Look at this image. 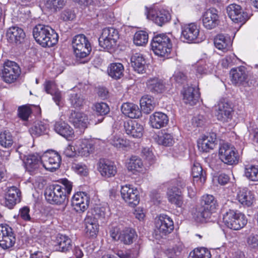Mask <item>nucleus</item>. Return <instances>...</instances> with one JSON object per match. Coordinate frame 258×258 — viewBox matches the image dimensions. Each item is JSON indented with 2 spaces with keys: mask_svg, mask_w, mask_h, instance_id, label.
I'll use <instances>...</instances> for the list:
<instances>
[{
  "mask_svg": "<svg viewBox=\"0 0 258 258\" xmlns=\"http://www.w3.org/2000/svg\"><path fill=\"white\" fill-rule=\"evenodd\" d=\"M72 186V182L67 179L63 180L61 185H50L45 189V199L51 204L61 205L64 203L67 196L71 194Z\"/></svg>",
  "mask_w": 258,
  "mask_h": 258,
  "instance_id": "nucleus-1",
  "label": "nucleus"
},
{
  "mask_svg": "<svg viewBox=\"0 0 258 258\" xmlns=\"http://www.w3.org/2000/svg\"><path fill=\"white\" fill-rule=\"evenodd\" d=\"M33 35L36 41L44 47H51L58 41V36L48 25L38 24L33 30Z\"/></svg>",
  "mask_w": 258,
  "mask_h": 258,
  "instance_id": "nucleus-2",
  "label": "nucleus"
},
{
  "mask_svg": "<svg viewBox=\"0 0 258 258\" xmlns=\"http://www.w3.org/2000/svg\"><path fill=\"white\" fill-rule=\"evenodd\" d=\"M233 83L244 87H253L258 85V78L248 74L244 67L232 69L230 71Z\"/></svg>",
  "mask_w": 258,
  "mask_h": 258,
  "instance_id": "nucleus-3",
  "label": "nucleus"
},
{
  "mask_svg": "<svg viewBox=\"0 0 258 258\" xmlns=\"http://www.w3.org/2000/svg\"><path fill=\"white\" fill-rule=\"evenodd\" d=\"M151 45L154 53L161 57H168L172 48L170 38L164 34L154 36Z\"/></svg>",
  "mask_w": 258,
  "mask_h": 258,
  "instance_id": "nucleus-4",
  "label": "nucleus"
},
{
  "mask_svg": "<svg viewBox=\"0 0 258 258\" xmlns=\"http://www.w3.org/2000/svg\"><path fill=\"white\" fill-rule=\"evenodd\" d=\"M223 222L227 227L238 230L246 224L247 220L244 214L236 210L229 209L223 214Z\"/></svg>",
  "mask_w": 258,
  "mask_h": 258,
  "instance_id": "nucleus-5",
  "label": "nucleus"
},
{
  "mask_svg": "<svg viewBox=\"0 0 258 258\" xmlns=\"http://www.w3.org/2000/svg\"><path fill=\"white\" fill-rule=\"evenodd\" d=\"M173 229V222L171 218L166 215H160L156 220L154 237L157 239L164 238Z\"/></svg>",
  "mask_w": 258,
  "mask_h": 258,
  "instance_id": "nucleus-6",
  "label": "nucleus"
},
{
  "mask_svg": "<svg viewBox=\"0 0 258 258\" xmlns=\"http://www.w3.org/2000/svg\"><path fill=\"white\" fill-rule=\"evenodd\" d=\"M21 71L19 65L15 62L7 60L3 64L1 71V77L7 84L15 82L20 76Z\"/></svg>",
  "mask_w": 258,
  "mask_h": 258,
  "instance_id": "nucleus-7",
  "label": "nucleus"
},
{
  "mask_svg": "<svg viewBox=\"0 0 258 258\" xmlns=\"http://www.w3.org/2000/svg\"><path fill=\"white\" fill-rule=\"evenodd\" d=\"M72 46L76 57L80 58L88 56L92 49L90 43L84 34L77 35L74 37Z\"/></svg>",
  "mask_w": 258,
  "mask_h": 258,
  "instance_id": "nucleus-8",
  "label": "nucleus"
},
{
  "mask_svg": "<svg viewBox=\"0 0 258 258\" xmlns=\"http://www.w3.org/2000/svg\"><path fill=\"white\" fill-rule=\"evenodd\" d=\"M119 38L118 31L114 28L108 27L103 29L99 38V45L104 49L109 50L116 45Z\"/></svg>",
  "mask_w": 258,
  "mask_h": 258,
  "instance_id": "nucleus-9",
  "label": "nucleus"
},
{
  "mask_svg": "<svg viewBox=\"0 0 258 258\" xmlns=\"http://www.w3.org/2000/svg\"><path fill=\"white\" fill-rule=\"evenodd\" d=\"M219 156L221 160L228 165L236 164L238 162L239 155L235 148L228 143L220 145Z\"/></svg>",
  "mask_w": 258,
  "mask_h": 258,
  "instance_id": "nucleus-10",
  "label": "nucleus"
},
{
  "mask_svg": "<svg viewBox=\"0 0 258 258\" xmlns=\"http://www.w3.org/2000/svg\"><path fill=\"white\" fill-rule=\"evenodd\" d=\"M60 155L56 151H47L41 156V164L47 170L53 171L58 169L60 165Z\"/></svg>",
  "mask_w": 258,
  "mask_h": 258,
  "instance_id": "nucleus-11",
  "label": "nucleus"
},
{
  "mask_svg": "<svg viewBox=\"0 0 258 258\" xmlns=\"http://www.w3.org/2000/svg\"><path fill=\"white\" fill-rule=\"evenodd\" d=\"M146 9L147 18L153 21L160 26L168 22L171 19L170 14L166 10L148 9L147 8Z\"/></svg>",
  "mask_w": 258,
  "mask_h": 258,
  "instance_id": "nucleus-12",
  "label": "nucleus"
},
{
  "mask_svg": "<svg viewBox=\"0 0 258 258\" xmlns=\"http://www.w3.org/2000/svg\"><path fill=\"white\" fill-rule=\"evenodd\" d=\"M177 186L179 187L172 186L168 188L167 199L171 204L174 205L176 207L181 208L183 205V197L181 188L185 186V183L179 182L177 183Z\"/></svg>",
  "mask_w": 258,
  "mask_h": 258,
  "instance_id": "nucleus-13",
  "label": "nucleus"
},
{
  "mask_svg": "<svg viewBox=\"0 0 258 258\" xmlns=\"http://www.w3.org/2000/svg\"><path fill=\"white\" fill-rule=\"evenodd\" d=\"M200 30L199 27L195 23H190L181 27V39L185 42H199Z\"/></svg>",
  "mask_w": 258,
  "mask_h": 258,
  "instance_id": "nucleus-14",
  "label": "nucleus"
},
{
  "mask_svg": "<svg viewBox=\"0 0 258 258\" xmlns=\"http://www.w3.org/2000/svg\"><path fill=\"white\" fill-rule=\"evenodd\" d=\"M226 10L228 17L235 23L244 24L249 19L247 13L238 5L230 4L227 7Z\"/></svg>",
  "mask_w": 258,
  "mask_h": 258,
  "instance_id": "nucleus-15",
  "label": "nucleus"
},
{
  "mask_svg": "<svg viewBox=\"0 0 258 258\" xmlns=\"http://www.w3.org/2000/svg\"><path fill=\"white\" fill-rule=\"evenodd\" d=\"M233 109L230 104L225 100H220L216 107V116L222 122H228L232 118Z\"/></svg>",
  "mask_w": 258,
  "mask_h": 258,
  "instance_id": "nucleus-16",
  "label": "nucleus"
},
{
  "mask_svg": "<svg viewBox=\"0 0 258 258\" xmlns=\"http://www.w3.org/2000/svg\"><path fill=\"white\" fill-rule=\"evenodd\" d=\"M20 146L16 149V152L20 155V158L22 159L23 158L26 157L24 163L26 170L32 174L35 170L37 169L40 165L41 164V157L38 154H33L25 156L23 154L21 151H20Z\"/></svg>",
  "mask_w": 258,
  "mask_h": 258,
  "instance_id": "nucleus-17",
  "label": "nucleus"
},
{
  "mask_svg": "<svg viewBox=\"0 0 258 258\" xmlns=\"http://www.w3.org/2000/svg\"><path fill=\"white\" fill-rule=\"evenodd\" d=\"M89 198L84 192L76 193L72 199L71 205L78 213L84 212L88 208Z\"/></svg>",
  "mask_w": 258,
  "mask_h": 258,
  "instance_id": "nucleus-18",
  "label": "nucleus"
},
{
  "mask_svg": "<svg viewBox=\"0 0 258 258\" xmlns=\"http://www.w3.org/2000/svg\"><path fill=\"white\" fill-rule=\"evenodd\" d=\"M120 193L122 199L132 206H136L139 204L140 199L138 191L131 185H125L121 186Z\"/></svg>",
  "mask_w": 258,
  "mask_h": 258,
  "instance_id": "nucleus-19",
  "label": "nucleus"
},
{
  "mask_svg": "<svg viewBox=\"0 0 258 258\" xmlns=\"http://www.w3.org/2000/svg\"><path fill=\"white\" fill-rule=\"evenodd\" d=\"M69 119L75 127L78 128L81 132H83L89 124L87 115L80 112L72 111L70 115Z\"/></svg>",
  "mask_w": 258,
  "mask_h": 258,
  "instance_id": "nucleus-20",
  "label": "nucleus"
},
{
  "mask_svg": "<svg viewBox=\"0 0 258 258\" xmlns=\"http://www.w3.org/2000/svg\"><path fill=\"white\" fill-rule=\"evenodd\" d=\"M203 23L204 26L208 29L215 28L219 23L217 10L214 8L207 10L203 16Z\"/></svg>",
  "mask_w": 258,
  "mask_h": 258,
  "instance_id": "nucleus-21",
  "label": "nucleus"
},
{
  "mask_svg": "<svg viewBox=\"0 0 258 258\" xmlns=\"http://www.w3.org/2000/svg\"><path fill=\"white\" fill-rule=\"evenodd\" d=\"M216 135L214 133H210L209 135H204L199 139L198 141V146L200 150L203 152H208L214 148L216 145Z\"/></svg>",
  "mask_w": 258,
  "mask_h": 258,
  "instance_id": "nucleus-22",
  "label": "nucleus"
},
{
  "mask_svg": "<svg viewBox=\"0 0 258 258\" xmlns=\"http://www.w3.org/2000/svg\"><path fill=\"white\" fill-rule=\"evenodd\" d=\"M72 240L68 236L62 234H57L54 244L56 251L67 253L72 249Z\"/></svg>",
  "mask_w": 258,
  "mask_h": 258,
  "instance_id": "nucleus-23",
  "label": "nucleus"
},
{
  "mask_svg": "<svg viewBox=\"0 0 258 258\" xmlns=\"http://www.w3.org/2000/svg\"><path fill=\"white\" fill-rule=\"evenodd\" d=\"M6 36L10 43L20 44L24 40L25 33L22 28L17 26H13L7 30Z\"/></svg>",
  "mask_w": 258,
  "mask_h": 258,
  "instance_id": "nucleus-24",
  "label": "nucleus"
},
{
  "mask_svg": "<svg viewBox=\"0 0 258 258\" xmlns=\"http://www.w3.org/2000/svg\"><path fill=\"white\" fill-rule=\"evenodd\" d=\"M146 86L149 92L155 94L162 93L166 89L165 82L157 77L150 78L146 82Z\"/></svg>",
  "mask_w": 258,
  "mask_h": 258,
  "instance_id": "nucleus-25",
  "label": "nucleus"
},
{
  "mask_svg": "<svg viewBox=\"0 0 258 258\" xmlns=\"http://www.w3.org/2000/svg\"><path fill=\"white\" fill-rule=\"evenodd\" d=\"M124 128L126 134L133 138H140L143 135V126L136 120L124 122Z\"/></svg>",
  "mask_w": 258,
  "mask_h": 258,
  "instance_id": "nucleus-26",
  "label": "nucleus"
},
{
  "mask_svg": "<svg viewBox=\"0 0 258 258\" xmlns=\"http://www.w3.org/2000/svg\"><path fill=\"white\" fill-rule=\"evenodd\" d=\"M21 192L16 186H12L8 189L5 196V204L10 209L12 208L17 203L20 202Z\"/></svg>",
  "mask_w": 258,
  "mask_h": 258,
  "instance_id": "nucleus-27",
  "label": "nucleus"
},
{
  "mask_svg": "<svg viewBox=\"0 0 258 258\" xmlns=\"http://www.w3.org/2000/svg\"><path fill=\"white\" fill-rule=\"evenodd\" d=\"M75 149L79 155L87 157L93 152L94 148L88 140L80 139L75 142Z\"/></svg>",
  "mask_w": 258,
  "mask_h": 258,
  "instance_id": "nucleus-28",
  "label": "nucleus"
},
{
  "mask_svg": "<svg viewBox=\"0 0 258 258\" xmlns=\"http://www.w3.org/2000/svg\"><path fill=\"white\" fill-rule=\"evenodd\" d=\"M98 169L101 175L105 177L114 176L116 173L115 166L112 163L104 159L100 160Z\"/></svg>",
  "mask_w": 258,
  "mask_h": 258,
  "instance_id": "nucleus-29",
  "label": "nucleus"
},
{
  "mask_svg": "<svg viewBox=\"0 0 258 258\" xmlns=\"http://www.w3.org/2000/svg\"><path fill=\"white\" fill-rule=\"evenodd\" d=\"M182 94L185 103L189 104L190 105L196 104L199 97L198 91L191 86L184 87Z\"/></svg>",
  "mask_w": 258,
  "mask_h": 258,
  "instance_id": "nucleus-30",
  "label": "nucleus"
},
{
  "mask_svg": "<svg viewBox=\"0 0 258 258\" xmlns=\"http://www.w3.org/2000/svg\"><path fill=\"white\" fill-rule=\"evenodd\" d=\"M169 119L167 115L161 112H156L150 117L151 125L155 128H160L167 124Z\"/></svg>",
  "mask_w": 258,
  "mask_h": 258,
  "instance_id": "nucleus-31",
  "label": "nucleus"
},
{
  "mask_svg": "<svg viewBox=\"0 0 258 258\" xmlns=\"http://www.w3.org/2000/svg\"><path fill=\"white\" fill-rule=\"evenodd\" d=\"M191 174L194 184L196 182L198 185L201 186L205 183L206 180V173L199 163H194L191 168Z\"/></svg>",
  "mask_w": 258,
  "mask_h": 258,
  "instance_id": "nucleus-32",
  "label": "nucleus"
},
{
  "mask_svg": "<svg viewBox=\"0 0 258 258\" xmlns=\"http://www.w3.org/2000/svg\"><path fill=\"white\" fill-rule=\"evenodd\" d=\"M55 132L65 138L72 137L74 135L73 128L64 121H56L53 125Z\"/></svg>",
  "mask_w": 258,
  "mask_h": 258,
  "instance_id": "nucleus-33",
  "label": "nucleus"
},
{
  "mask_svg": "<svg viewBox=\"0 0 258 258\" xmlns=\"http://www.w3.org/2000/svg\"><path fill=\"white\" fill-rule=\"evenodd\" d=\"M121 111L131 118H138L142 116V111L139 106L132 103H124L121 106Z\"/></svg>",
  "mask_w": 258,
  "mask_h": 258,
  "instance_id": "nucleus-34",
  "label": "nucleus"
},
{
  "mask_svg": "<svg viewBox=\"0 0 258 258\" xmlns=\"http://www.w3.org/2000/svg\"><path fill=\"white\" fill-rule=\"evenodd\" d=\"M215 47L220 50L226 52L229 50L232 46V41L229 36L223 34H218L214 41Z\"/></svg>",
  "mask_w": 258,
  "mask_h": 258,
  "instance_id": "nucleus-35",
  "label": "nucleus"
},
{
  "mask_svg": "<svg viewBox=\"0 0 258 258\" xmlns=\"http://www.w3.org/2000/svg\"><path fill=\"white\" fill-rule=\"evenodd\" d=\"M131 65L135 71L139 74L145 72V59L143 55L140 53H136L131 58Z\"/></svg>",
  "mask_w": 258,
  "mask_h": 258,
  "instance_id": "nucleus-36",
  "label": "nucleus"
},
{
  "mask_svg": "<svg viewBox=\"0 0 258 258\" xmlns=\"http://www.w3.org/2000/svg\"><path fill=\"white\" fill-rule=\"evenodd\" d=\"M45 90L48 94L52 96V99L56 104L58 106L62 99L61 92L57 88L55 82L52 81H47L45 84Z\"/></svg>",
  "mask_w": 258,
  "mask_h": 258,
  "instance_id": "nucleus-37",
  "label": "nucleus"
},
{
  "mask_svg": "<svg viewBox=\"0 0 258 258\" xmlns=\"http://www.w3.org/2000/svg\"><path fill=\"white\" fill-rule=\"evenodd\" d=\"M238 202L243 205L250 206L254 200V195L246 188L239 190L237 195Z\"/></svg>",
  "mask_w": 258,
  "mask_h": 258,
  "instance_id": "nucleus-38",
  "label": "nucleus"
},
{
  "mask_svg": "<svg viewBox=\"0 0 258 258\" xmlns=\"http://www.w3.org/2000/svg\"><path fill=\"white\" fill-rule=\"evenodd\" d=\"M137 234L136 231L130 228H125L120 233V241L126 245L131 244L137 239Z\"/></svg>",
  "mask_w": 258,
  "mask_h": 258,
  "instance_id": "nucleus-39",
  "label": "nucleus"
},
{
  "mask_svg": "<svg viewBox=\"0 0 258 258\" xmlns=\"http://www.w3.org/2000/svg\"><path fill=\"white\" fill-rule=\"evenodd\" d=\"M123 66L118 62L111 63L107 70L109 76L115 80L120 79L123 76Z\"/></svg>",
  "mask_w": 258,
  "mask_h": 258,
  "instance_id": "nucleus-40",
  "label": "nucleus"
},
{
  "mask_svg": "<svg viewBox=\"0 0 258 258\" xmlns=\"http://www.w3.org/2000/svg\"><path fill=\"white\" fill-rule=\"evenodd\" d=\"M140 106L142 111L149 114L152 111L155 107V103L153 97L150 95H145L140 99Z\"/></svg>",
  "mask_w": 258,
  "mask_h": 258,
  "instance_id": "nucleus-41",
  "label": "nucleus"
},
{
  "mask_svg": "<svg viewBox=\"0 0 258 258\" xmlns=\"http://www.w3.org/2000/svg\"><path fill=\"white\" fill-rule=\"evenodd\" d=\"M13 143V137L10 132L5 131L0 133V145L2 147L9 148Z\"/></svg>",
  "mask_w": 258,
  "mask_h": 258,
  "instance_id": "nucleus-42",
  "label": "nucleus"
},
{
  "mask_svg": "<svg viewBox=\"0 0 258 258\" xmlns=\"http://www.w3.org/2000/svg\"><path fill=\"white\" fill-rule=\"evenodd\" d=\"M215 209H210L201 207L197 212V220L200 222H204L208 221L210 219L212 213Z\"/></svg>",
  "mask_w": 258,
  "mask_h": 258,
  "instance_id": "nucleus-43",
  "label": "nucleus"
},
{
  "mask_svg": "<svg viewBox=\"0 0 258 258\" xmlns=\"http://www.w3.org/2000/svg\"><path fill=\"white\" fill-rule=\"evenodd\" d=\"M196 68L197 73L200 75L207 74L213 72L214 65L211 62L201 61L197 64Z\"/></svg>",
  "mask_w": 258,
  "mask_h": 258,
  "instance_id": "nucleus-44",
  "label": "nucleus"
},
{
  "mask_svg": "<svg viewBox=\"0 0 258 258\" xmlns=\"http://www.w3.org/2000/svg\"><path fill=\"white\" fill-rule=\"evenodd\" d=\"M142 166L141 159L136 156H132L127 164V168L130 171H140Z\"/></svg>",
  "mask_w": 258,
  "mask_h": 258,
  "instance_id": "nucleus-45",
  "label": "nucleus"
},
{
  "mask_svg": "<svg viewBox=\"0 0 258 258\" xmlns=\"http://www.w3.org/2000/svg\"><path fill=\"white\" fill-rule=\"evenodd\" d=\"M157 142L159 144L170 146L174 143V139L171 134L164 132L162 133L161 135L158 136Z\"/></svg>",
  "mask_w": 258,
  "mask_h": 258,
  "instance_id": "nucleus-46",
  "label": "nucleus"
},
{
  "mask_svg": "<svg viewBox=\"0 0 258 258\" xmlns=\"http://www.w3.org/2000/svg\"><path fill=\"white\" fill-rule=\"evenodd\" d=\"M190 258H211V254L206 248H197L190 252Z\"/></svg>",
  "mask_w": 258,
  "mask_h": 258,
  "instance_id": "nucleus-47",
  "label": "nucleus"
},
{
  "mask_svg": "<svg viewBox=\"0 0 258 258\" xmlns=\"http://www.w3.org/2000/svg\"><path fill=\"white\" fill-rule=\"evenodd\" d=\"M148 40V34L144 31L137 32L134 36V43L137 46H142L146 44Z\"/></svg>",
  "mask_w": 258,
  "mask_h": 258,
  "instance_id": "nucleus-48",
  "label": "nucleus"
},
{
  "mask_svg": "<svg viewBox=\"0 0 258 258\" xmlns=\"http://www.w3.org/2000/svg\"><path fill=\"white\" fill-rule=\"evenodd\" d=\"M3 238L0 241V246L4 249H7L12 247L15 243L16 238L14 232L9 235L7 237H4V235H2Z\"/></svg>",
  "mask_w": 258,
  "mask_h": 258,
  "instance_id": "nucleus-49",
  "label": "nucleus"
},
{
  "mask_svg": "<svg viewBox=\"0 0 258 258\" xmlns=\"http://www.w3.org/2000/svg\"><path fill=\"white\" fill-rule=\"evenodd\" d=\"M244 173L249 180L258 181V166L251 165L246 167Z\"/></svg>",
  "mask_w": 258,
  "mask_h": 258,
  "instance_id": "nucleus-50",
  "label": "nucleus"
},
{
  "mask_svg": "<svg viewBox=\"0 0 258 258\" xmlns=\"http://www.w3.org/2000/svg\"><path fill=\"white\" fill-rule=\"evenodd\" d=\"M47 125L41 121H38L35 123V125L32 126L29 130L32 135L36 136H40L44 134L47 130Z\"/></svg>",
  "mask_w": 258,
  "mask_h": 258,
  "instance_id": "nucleus-51",
  "label": "nucleus"
},
{
  "mask_svg": "<svg viewBox=\"0 0 258 258\" xmlns=\"http://www.w3.org/2000/svg\"><path fill=\"white\" fill-rule=\"evenodd\" d=\"M70 100L74 108H79L85 103V98L81 93L71 94Z\"/></svg>",
  "mask_w": 258,
  "mask_h": 258,
  "instance_id": "nucleus-52",
  "label": "nucleus"
},
{
  "mask_svg": "<svg viewBox=\"0 0 258 258\" xmlns=\"http://www.w3.org/2000/svg\"><path fill=\"white\" fill-rule=\"evenodd\" d=\"M201 205L202 207H204L207 209H208V208L210 209H215L216 207L214 197L210 195L203 196Z\"/></svg>",
  "mask_w": 258,
  "mask_h": 258,
  "instance_id": "nucleus-53",
  "label": "nucleus"
},
{
  "mask_svg": "<svg viewBox=\"0 0 258 258\" xmlns=\"http://www.w3.org/2000/svg\"><path fill=\"white\" fill-rule=\"evenodd\" d=\"M109 142L112 146L116 148H122L127 145V141L117 135H114L111 137L109 140Z\"/></svg>",
  "mask_w": 258,
  "mask_h": 258,
  "instance_id": "nucleus-54",
  "label": "nucleus"
},
{
  "mask_svg": "<svg viewBox=\"0 0 258 258\" xmlns=\"http://www.w3.org/2000/svg\"><path fill=\"white\" fill-rule=\"evenodd\" d=\"M93 110L98 115H104L109 112L108 105L104 102L96 103L93 106Z\"/></svg>",
  "mask_w": 258,
  "mask_h": 258,
  "instance_id": "nucleus-55",
  "label": "nucleus"
},
{
  "mask_svg": "<svg viewBox=\"0 0 258 258\" xmlns=\"http://www.w3.org/2000/svg\"><path fill=\"white\" fill-rule=\"evenodd\" d=\"M66 3V0H46V7L50 9L56 11L57 8H62Z\"/></svg>",
  "mask_w": 258,
  "mask_h": 258,
  "instance_id": "nucleus-56",
  "label": "nucleus"
},
{
  "mask_svg": "<svg viewBox=\"0 0 258 258\" xmlns=\"http://www.w3.org/2000/svg\"><path fill=\"white\" fill-rule=\"evenodd\" d=\"M236 57L234 54L227 55L226 57L221 59V65L223 68H228L229 67L232 66L236 61Z\"/></svg>",
  "mask_w": 258,
  "mask_h": 258,
  "instance_id": "nucleus-57",
  "label": "nucleus"
},
{
  "mask_svg": "<svg viewBox=\"0 0 258 258\" xmlns=\"http://www.w3.org/2000/svg\"><path fill=\"white\" fill-rule=\"evenodd\" d=\"M31 113L30 108L23 106L18 109V115L20 118L23 120H27Z\"/></svg>",
  "mask_w": 258,
  "mask_h": 258,
  "instance_id": "nucleus-58",
  "label": "nucleus"
},
{
  "mask_svg": "<svg viewBox=\"0 0 258 258\" xmlns=\"http://www.w3.org/2000/svg\"><path fill=\"white\" fill-rule=\"evenodd\" d=\"M99 229V225L95 223L93 225L85 226V231L88 236L90 237H95L97 235Z\"/></svg>",
  "mask_w": 258,
  "mask_h": 258,
  "instance_id": "nucleus-59",
  "label": "nucleus"
},
{
  "mask_svg": "<svg viewBox=\"0 0 258 258\" xmlns=\"http://www.w3.org/2000/svg\"><path fill=\"white\" fill-rule=\"evenodd\" d=\"M247 243L251 248H258V235L251 234L247 239Z\"/></svg>",
  "mask_w": 258,
  "mask_h": 258,
  "instance_id": "nucleus-60",
  "label": "nucleus"
},
{
  "mask_svg": "<svg viewBox=\"0 0 258 258\" xmlns=\"http://www.w3.org/2000/svg\"><path fill=\"white\" fill-rule=\"evenodd\" d=\"M29 212V208L27 206L24 207L20 210L19 216L23 220L26 221H32Z\"/></svg>",
  "mask_w": 258,
  "mask_h": 258,
  "instance_id": "nucleus-61",
  "label": "nucleus"
},
{
  "mask_svg": "<svg viewBox=\"0 0 258 258\" xmlns=\"http://www.w3.org/2000/svg\"><path fill=\"white\" fill-rule=\"evenodd\" d=\"M207 120V118L205 115L199 114L192 119V123L197 126H201L205 123Z\"/></svg>",
  "mask_w": 258,
  "mask_h": 258,
  "instance_id": "nucleus-62",
  "label": "nucleus"
},
{
  "mask_svg": "<svg viewBox=\"0 0 258 258\" xmlns=\"http://www.w3.org/2000/svg\"><path fill=\"white\" fill-rule=\"evenodd\" d=\"M84 223L85 226L93 225L95 224L99 225L98 223L97 218L95 217L92 213L88 212L86 218L84 219Z\"/></svg>",
  "mask_w": 258,
  "mask_h": 258,
  "instance_id": "nucleus-63",
  "label": "nucleus"
},
{
  "mask_svg": "<svg viewBox=\"0 0 258 258\" xmlns=\"http://www.w3.org/2000/svg\"><path fill=\"white\" fill-rule=\"evenodd\" d=\"M120 233L121 231L117 226L112 227L109 231L110 236L114 241L120 240Z\"/></svg>",
  "mask_w": 258,
  "mask_h": 258,
  "instance_id": "nucleus-64",
  "label": "nucleus"
}]
</instances>
